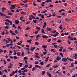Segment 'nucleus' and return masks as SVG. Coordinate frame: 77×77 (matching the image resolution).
Returning a JSON list of instances; mask_svg holds the SVG:
<instances>
[{
    "instance_id": "obj_64",
    "label": "nucleus",
    "mask_w": 77,
    "mask_h": 77,
    "mask_svg": "<svg viewBox=\"0 0 77 77\" xmlns=\"http://www.w3.org/2000/svg\"><path fill=\"white\" fill-rule=\"evenodd\" d=\"M6 75H3V77H7Z\"/></svg>"
},
{
    "instance_id": "obj_35",
    "label": "nucleus",
    "mask_w": 77,
    "mask_h": 77,
    "mask_svg": "<svg viewBox=\"0 0 77 77\" xmlns=\"http://www.w3.org/2000/svg\"><path fill=\"white\" fill-rule=\"evenodd\" d=\"M47 12V10H45L44 11H43L42 12V13H45V12Z\"/></svg>"
},
{
    "instance_id": "obj_36",
    "label": "nucleus",
    "mask_w": 77,
    "mask_h": 77,
    "mask_svg": "<svg viewBox=\"0 0 77 77\" xmlns=\"http://www.w3.org/2000/svg\"><path fill=\"white\" fill-rule=\"evenodd\" d=\"M9 23H10V25H12L13 22L12 21H11L10 20L9 21V22H8Z\"/></svg>"
},
{
    "instance_id": "obj_33",
    "label": "nucleus",
    "mask_w": 77,
    "mask_h": 77,
    "mask_svg": "<svg viewBox=\"0 0 77 77\" xmlns=\"http://www.w3.org/2000/svg\"><path fill=\"white\" fill-rule=\"evenodd\" d=\"M51 16H52V15H51V14H50L49 15V16H47V18H50V17H51Z\"/></svg>"
},
{
    "instance_id": "obj_22",
    "label": "nucleus",
    "mask_w": 77,
    "mask_h": 77,
    "mask_svg": "<svg viewBox=\"0 0 77 77\" xmlns=\"http://www.w3.org/2000/svg\"><path fill=\"white\" fill-rule=\"evenodd\" d=\"M50 66H51V65L50 64H48L46 65V67H47V68H49V67H50Z\"/></svg>"
},
{
    "instance_id": "obj_44",
    "label": "nucleus",
    "mask_w": 77,
    "mask_h": 77,
    "mask_svg": "<svg viewBox=\"0 0 77 77\" xmlns=\"http://www.w3.org/2000/svg\"><path fill=\"white\" fill-rule=\"evenodd\" d=\"M35 57H37V58H38V59L40 58V57H39L38 56H37V55H35Z\"/></svg>"
},
{
    "instance_id": "obj_49",
    "label": "nucleus",
    "mask_w": 77,
    "mask_h": 77,
    "mask_svg": "<svg viewBox=\"0 0 77 77\" xmlns=\"http://www.w3.org/2000/svg\"><path fill=\"white\" fill-rule=\"evenodd\" d=\"M51 41V38H50L48 40V42H50Z\"/></svg>"
},
{
    "instance_id": "obj_37",
    "label": "nucleus",
    "mask_w": 77,
    "mask_h": 77,
    "mask_svg": "<svg viewBox=\"0 0 77 77\" xmlns=\"http://www.w3.org/2000/svg\"><path fill=\"white\" fill-rule=\"evenodd\" d=\"M14 32L15 33H17V34H18L19 33L17 31V30H15V31H14Z\"/></svg>"
},
{
    "instance_id": "obj_56",
    "label": "nucleus",
    "mask_w": 77,
    "mask_h": 77,
    "mask_svg": "<svg viewBox=\"0 0 77 77\" xmlns=\"http://www.w3.org/2000/svg\"><path fill=\"white\" fill-rule=\"evenodd\" d=\"M52 33H56V30H54V31H52Z\"/></svg>"
},
{
    "instance_id": "obj_32",
    "label": "nucleus",
    "mask_w": 77,
    "mask_h": 77,
    "mask_svg": "<svg viewBox=\"0 0 77 77\" xmlns=\"http://www.w3.org/2000/svg\"><path fill=\"white\" fill-rule=\"evenodd\" d=\"M10 33H11V35H12L13 33H14V32H13L12 31H11V30L10 31Z\"/></svg>"
},
{
    "instance_id": "obj_11",
    "label": "nucleus",
    "mask_w": 77,
    "mask_h": 77,
    "mask_svg": "<svg viewBox=\"0 0 77 77\" xmlns=\"http://www.w3.org/2000/svg\"><path fill=\"white\" fill-rule=\"evenodd\" d=\"M20 13L23 15H26V12H24L23 11H21Z\"/></svg>"
},
{
    "instance_id": "obj_46",
    "label": "nucleus",
    "mask_w": 77,
    "mask_h": 77,
    "mask_svg": "<svg viewBox=\"0 0 77 77\" xmlns=\"http://www.w3.org/2000/svg\"><path fill=\"white\" fill-rule=\"evenodd\" d=\"M27 69H26L25 70H23V71H24V72H27Z\"/></svg>"
},
{
    "instance_id": "obj_31",
    "label": "nucleus",
    "mask_w": 77,
    "mask_h": 77,
    "mask_svg": "<svg viewBox=\"0 0 77 77\" xmlns=\"http://www.w3.org/2000/svg\"><path fill=\"white\" fill-rule=\"evenodd\" d=\"M60 54L61 56V57H63V54H62V53H60Z\"/></svg>"
},
{
    "instance_id": "obj_24",
    "label": "nucleus",
    "mask_w": 77,
    "mask_h": 77,
    "mask_svg": "<svg viewBox=\"0 0 77 77\" xmlns=\"http://www.w3.org/2000/svg\"><path fill=\"white\" fill-rule=\"evenodd\" d=\"M62 42V41L60 40V39H58V41H57V42H58V43H60Z\"/></svg>"
},
{
    "instance_id": "obj_14",
    "label": "nucleus",
    "mask_w": 77,
    "mask_h": 77,
    "mask_svg": "<svg viewBox=\"0 0 77 77\" xmlns=\"http://www.w3.org/2000/svg\"><path fill=\"white\" fill-rule=\"evenodd\" d=\"M21 53L20 52H18L17 53V55L18 56H21Z\"/></svg>"
},
{
    "instance_id": "obj_59",
    "label": "nucleus",
    "mask_w": 77,
    "mask_h": 77,
    "mask_svg": "<svg viewBox=\"0 0 77 77\" xmlns=\"http://www.w3.org/2000/svg\"><path fill=\"white\" fill-rule=\"evenodd\" d=\"M32 15H34V16H36V14L35 13H32Z\"/></svg>"
},
{
    "instance_id": "obj_30",
    "label": "nucleus",
    "mask_w": 77,
    "mask_h": 77,
    "mask_svg": "<svg viewBox=\"0 0 77 77\" xmlns=\"http://www.w3.org/2000/svg\"><path fill=\"white\" fill-rule=\"evenodd\" d=\"M40 63L41 65H44V62H43V61L41 62Z\"/></svg>"
},
{
    "instance_id": "obj_48",
    "label": "nucleus",
    "mask_w": 77,
    "mask_h": 77,
    "mask_svg": "<svg viewBox=\"0 0 77 77\" xmlns=\"http://www.w3.org/2000/svg\"><path fill=\"white\" fill-rule=\"evenodd\" d=\"M24 69H25V68H24V67H23L21 69V70L22 71H23V70H24Z\"/></svg>"
},
{
    "instance_id": "obj_10",
    "label": "nucleus",
    "mask_w": 77,
    "mask_h": 77,
    "mask_svg": "<svg viewBox=\"0 0 77 77\" xmlns=\"http://www.w3.org/2000/svg\"><path fill=\"white\" fill-rule=\"evenodd\" d=\"M15 23L16 24H19V21L17 20H16L15 21Z\"/></svg>"
},
{
    "instance_id": "obj_57",
    "label": "nucleus",
    "mask_w": 77,
    "mask_h": 77,
    "mask_svg": "<svg viewBox=\"0 0 77 77\" xmlns=\"http://www.w3.org/2000/svg\"><path fill=\"white\" fill-rule=\"evenodd\" d=\"M10 20H8V19H6L5 20V21H6V22H9V21H10Z\"/></svg>"
},
{
    "instance_id": "obj_40",
    "label": "nucleus",
    "mask_w": 77,
    "mask_h": 77,
    "mask_svg": "<svg viewBox=\"0 0 77 77\" xmlns=\"http://www.w3.org/2000/svg\"><path fill=\"white\" fill-rule=\"evenodd\" d=\"M41 18H42V19H44V15L42 14V15Z\"/></svg>"
},
{
    "instance_id": "obj_3",
    "label": "nucleus",
    "mask_w": 77,
    "mask_h": 77,
    "mask_svg": "<svg viewBox=\"0 0 77 77\" xmlns=\"http://www.w3.org/2000/svg\"><path fill=\"white\" fill-rule=\"evenodd\" d=\"M62 60L63 62H65L67 61V58L66 57L63 58L62 59Z\"/></svg>"
},
{
    "instance_id": "obj_41",
    "label": "nucleus",
    "mask_w": 77,
    "mask_h": 77,
    "mask_svg": "<svg viewBox=\"0 0 77 77\" xmlns=\"http://www.w3.org/2000/svg\"><path fill=\"white\" fill-rule=\"evenodd\" d=\"M35 45H39V43L37 42H35Z\"/></svg>"
},
{
    "instance_id": "obj_7",
    "label": "nucleus",
    "mask_w": 77,
    "mask_h": 77,
    "mask_svg": "<svg viewBox=\"0 0 77 77\" xmlns=\"http://www.w3.org/2000/svg\"><path fill=\"white\" fill-rule=\"evenodd\" d=\"M35 66L36 68V67L37 68H40V69H41L42 68V66H39V65H36Z\"/></svg>"
},
{
    "instance_id": "obj_18",
    "label": "nucleus",
    "mask_w": 77,
    "mask_h": 77,
    "mask_svg": "<svg viewBox=\"0 0 77 77\" xmlns=\"http://www.w3.org/2000/svg\"><path fill=\"white\" fill-rule=\"evenodd\" d=\"M53 68H58L59 67L58 66L56 65V66H52Z\"/></svg>"
},
{
    "instance_id": "obj_26",
    "label": "nucleus",
    "mask_w": 77,
    "mask_h": 77,
    "mask_svg": "<svg viewBox=\"0 0 77 77\" xmlns=\"http://www.w3.org/2000/svg\"><path fill=\"white\" fill-rule=\"evenodd\" d=\"M48 74L47 73V75H48L49 77H51V74H49V73H48Z\"/></svg>"
},
{
    "instance_id": "obj_25",
    "label": "nucleus",
    "mask_w": 77,
    "mask_h": 77,
    "mask_svg": "<svg viewBox=\"0 0 77 77\" xmlns=\"http://www.w3.org/2000/svg\"><path fill=\"white\" fill-rule=\"evenodd\" d=\"M11 7H12V8L14 9H15V5H11Z\"/></svg>"
},
{
    "instance_id": "obj_55",
    "label": "nucleus",
    "mask_w": 77,
    "mask_h": 77,
    "mask_svg": "<svg viewBox=\"0 0 77 77\" xmlns=\"http://www.w3.org/2000/svg\"><path fill=\"white\" fill-rule=\"evenodd\" d=\"M7 60L8 62H10L11 60L10 59H7Z\"/></svg>"
},
{
    "instance_id": "obj_13",
    "label": "nucleus",
    "mask_w": 77,
    "mask_h": 77,
    "mask_svg": "<svg viewBox=\"0 0 77 77\" xmlns=\"http://www.w3.org/2000/svg\"><path fill=\"white\" fill-rule=\"evenodd\" d=\"M17 29H18V30H21V29H23V28H22V27H21V26H19L18 27Z\"/></svg>"
},
{
    "instance_id": "obj_50",
    "label": "nucleus",
    "mask_w": 77,
    "mask_h": 77,
    "mask_svg": "<svg viewBox=\"0 0 77 77\" xmlns=\"http://www.w3.org/2000/svg\"><path fill=\"white\" fill-rule=\"evenodd\" d=\"M30 23V21H29L28 22H27V23H26V24H29V23Z\"/></svg>"
},
{
    "instance_id": "obj_4",
    "label": "nucleus",
    "mask_w": 77,
    "mask_h": 77,
    "mask_svg": "<svg viewBox=\"0 0 77 77\" xmlns=\"http://www.w3.org/2000/svg\"><path fill=\"white\" fill-rule=\"evenodd\" d=\"M35 48H36V47L35 46H34V47H31L30 50L31 51H33V50H34Z\"/></svg>"
},
{
    "instance_id": "obj_1",
    "label": "nucleus",
    "mask_w": 77,
    "mask_h": 77,
    "mask_svg": "<svg viewBox=\"0 0 77 77\" xmlns=\"http://www.w3.org/2000/svg\"><path fill=\"white\" fill-rule=\"evenodd\" d=\"M32 19H35V17H34L32 15H31L29 16V20H32Z\"/></svg>"
},
{
    "instance_id": "obj_45",
    "label": "nucleus",
    "mask_w": 77,
    "mask_h": 77,
    "mask_svg": "<svg viewBox=\"0 0 77 77\" xmlns=\"http://www.w3.org/2000/svg\"><path fill=\"white\" fill-rule=\"evenodd\" d=\"M24 52H23L22 53V54H21L22 56H24Z\"/></svg>"
},
{
    "instance_id": "obj_29",
    "label": "nucleus",
    "mask_w": 77,
    "mask_h": 77,
    "mask_svg": "<svg viewBox=\"0 0 77 77\" xmlns=\"http://www.w3.org/2000/svg\"><path fill=\"white\" fill-rule=\"evenodd\" d=\"M8 15H12V13L11 12H9L8 13Z\"/></svg>"
},
{
    "instance_id": "obj_62",
    "label": "nucleus",
    "mask_w": 77,
    "mask_h": 77,
    "mask_svg": "<svg viewBox=\"0 0 77 77\" xmlns=\"http://www.w3.org/2000/svg\"><path fill=\"white\" fill-rule=\"evenodd\" d=\"M54 48H57V45H55L54 46Z\"/></svg>"
},
{
    "instance_id": "obj_23",
    "label": "nucleus",
    "mask_w": 77,
    "mask_h": 77,
    "mask_svg": "<svg viewBox=\"0 0 77 77\" xmlns=\"http://www.w3.org/2000/svg\"><path fill=\"white\" fill-rule=\"evenodd\" d=\"M19 64H20V67L19 68H20V67H21L22 66V65H23V63H19Z\"/></svg>"
},
{
    "instance_id": "obj_9",
    "label": "nucleus",
    "mask_w": 77,
    "mask_h": 77,
    "mask_svg": "<svg viewBox=\"0 0 77 77\" xmlns=\"http://www.w3.org/2000/svg\"><path fill=\"white\" fill-rule=\"evenodd\" d=\"M0 15H1V17H4V16L6 17V16L5 15V14H2V12H0Z\"/></svg>"
},
{
    "instance_id": "obj_21",
    "label": "nucleus",
    "mask_w": 77,
    "mask_h": 77,
    "mask_svg": "<svg viewBox=\"0 0 77 77\" xmlns=\"http://www.w3.org/2000/svg\"><path fill=\"white\" fill-rule=\"evenodd\" d=\"M28 59V58H27V57H25L24 58L23 60H27V59Z\"/></svg>"
},
{
    "instance_id": "obj_58",
    "label": "nucleus",
    "mask_w": 77,
    "mask_h": 77,
    "mask_svg": "<svg viewBox=\"0 0 77 77\" xmlns=\"http://www.w3.org/2000/svg\"><path fill=\"white\" fill-rule=\"evenodd\" d=\"M3 72H2V71H0V75H3Z\"/></svg>"
},
{
    "instance_id": "obj_38",
    "label": "nucleus",
    "mask_w": 77,
    "mask_h": 77,
    "mask_svg": "<svg viewBox=\"0 0 77 77\" xmlns=\"http://www.w3.org/2000/svg\"><path fill=\"white\" fill-rule=\"evenodd\" d=\"M5 28L8 29H9V26H6L5 27Z\"/></svg>"
},
{
    "instance_id": "obj_16",
    "label": "nucleus",
    "mask_w": 77,
    "mask_h": 77,
    "mask_svg": "<svg viewBox=\"0 0 77 77\" xmlns=\"http://www.w3.org/2000/svg\"><path fill=\"white\" fill-rule=\"evenodd\" d=\"M6 9L5 8L3 7L2 8V12H3L4 11H5V10H6Z\"/></svg>"
},
{
    "instance_id": "obj_42",
    "label": "nucleus",
    "mask_w": 77,
    "mask_h": 77,
    "mask_svg": "<svg viewBox=\"0 0 77 77\" xmlns=\"http://www.w3.org/2000/svg\"><path fill=\"white\" fill-rule=\"evenodd\" d=\"M29 66L28 67V68H32V64H30Z\"/></svg>"
},
{
    "instance_id": "obj_19",
    "label": "nucleus",
    "mask_w": 77,
    "mask_h": 77,
    "mask_svg": "<svg viewBox=\"0 0 77 77\" xmlns=\"http://www.w3.org/2000/svg\"><path fill=\"white\" fill-rule=\"evenodd\" d=\"M45 73V71H42V75H44V74Z\"/></svg>"
},
{
    "instance_id": "obj_28",
    "label": "nucleus",
    "mask_w": 77,
    "mask_h": 77,
    "mask_svg": "<svg viewBox=\"0 0 77 77\" xmlns=\"http://www.w3.org/2000/svg\"><path fill=\"white\" fill-rule=\"evenodd\" d=\"M5 25H7V26H9V23H7V22H5Z\"/></svg>"
},
{
    "instance_id": "obj_8",
    "label": "nucleus",
    "mask_w": 77,
    "mask_h": 77,
    "mask_svg": "<svg viewBox=\"0 0 77 77\" xmlns=\"http://www.w3.org/2000/svg\"><path fill=\"white\" fill-rule=\"evenodd\" d=\"M42 38H45V39H47V38H48V36L46 35H44L42 36Z\"/></svg>"
},
{
    "instance_id": "obj_6",
    "label": "nucleus",
    "mask_w": 77,
    "mask_h": 77,
    "mask_svg": "<svg viewBox=\"0 0 77 77\" xmlns=\"http://www.w3.org/2000/svg\"><path fill=\"white\" fill-rule=\"evenodd\" d=\"M46 29H47V31H48V32H50V31H51V30H52V29H51V28H48V27H47L46 28Z\"/></svg>"
},
{
    "instance_id": "obj_5",
    "label": "nucleus",
    "mask_w": 77,
    "mask_h": 77,
    "mask_svg": "<svg viewBox=\"0 0 77 77\" xmlns=\"http://www.w3.org/2000/svg\"><path fill=\"white\" fill-rule=\"evenodd\" d=\"M61 59V57H60L59 56H58L56 58V60L58 61L60 60Z\"/></svg>"
},
{
    "instance_id": "obj_15",
    "label": "nucleus",
    "mask_w": 77,
    "mask_h": 77,
    "mask_svg": "<svg viewBox=\"0 0 77 77\" xmlns=\"http://www.w3.org/2000/svg\"><path fill=\"white\" fill-rule=\"evenodd\" d=\"M35 68H36V67H33V68L32 69V71H34L35 70Z\"/></svg>"
},
{
    "instance_id": "obj_43",
    "label": "nucleus",
    "mask_w": 77,
    "mask_h": 77,
    "mask_svg": "<svg viewBox=\"0 0 77 77\" xmlns=\"http://www.w3.org/2000/svg\"><path fill=\"white\" fill-rule=\"evenodd\" d=\"M28 67V65H26L24 66V68L25 69H26V68H27Z\"/></svg>"
},
{
    "instance_id": "obj_47",
    "label": "nucleus",
    "mask_w": 77,
    "mask_h": 77,
    "mask_svg": "<svg viewBox=\"0 0 77 77\" xmlns=\"http://www.w3.org/2000/svg\"><path fill=\"white\" fill-rule=\"evenodd\" d=\"M4 71L6 73H8V71H7V70L6 69H5L4 70Z\"/></svg>"
},
{
    "instance_id": "obj_51",
    "label": "nucleus",
    "mask_w": 77,
    "mask_h": 77,
    "mask_svg": "<svg viewBox=\"0 0 77 77\" xmlns=\"http://www.w3.org/2000/svg\"><path fill=\"white\" fill-rule=\"evenodd\" d=\"M29 29H30V28H29V27H27V28H26V30H29Z\"/></svg>"
},
{
    "instance_id": "obj_12",
    "label": "nucleus",
    "mask_w": 77,
    "mask_h": 77,
    "mask_svg": "<svg viewBox=\"0 0 77 77\" xmlns=\"http://www.w3.org/2000/svg\"><path fill=\"white\" fill-rule=\"evenodd\" d=\"M42 48H44V49H45L47 47V46L46 45H43L42 46Z\"/></svg>"
},
{
    "instance_id": "obj_60",
    "label": "nucleus",
    "mask_w": 77,
    "mask_h": 77,
    "mask_svg": "<svg viewBox=\"0 0 77 77\" xmlns=\"http://www.w3.org/2000/svg\"><path fill=\"white\" fill-rule=\"evenodd\" d=\"M50 8H53V5L51 4L50 5Z\"/></svg>"
},
{
    "instance_id": "obj_34",
    "label": "nucleus",
    "mask_w": 77,
    "mask_h": 77,
    "mask_svg": "<svg viewBox=\"0 0 77 77\" xmlns=\"http://www.w3.org/2000/svg\"><path fill=\"white\" fill-rule=\"evenodd\" d=\"M36 29H38V30H40L41 29V27H38L37 26L36 27Z\"/></svg>"
},
{
    "instance_id": "obj_54",
    "label": "nucleus",
    "mask_w": 77,
    "mask_h": 77,
    "mask_svg": "<svg viewBox=\"0 0 77 77\" xmlns=\"http://www.w3.org/2000/svg\"><path fill=\"white\" fill-rule=\"evenodd\" d=\"M47 53L46 52H43V54H44V55H45V54H46Z\"/></svg>"
},
{
    "instance_id": "obj_63",
    "label": "nucleus",
    "mask_w": 77,
    "mask_h": 77,
    "mask_svg": "<svg viewBox=\"0 0 77 77\" xmlns=\"http://www.w3.org/2000/svg\"><path fill=\"white\" fill-rule=\"evenodd\" d=\"M6 18L8 19L11 18V17L8 16L6 17Z\"/></svg>"
},
{
    "instance_id": "obj_53",
    "label": "nucleus",
    "mask_w": 77,
    "mask_h": 77,
    "mask_svg": "<svg viewBox=\"0 0 77 77\" xmlns=\"http://www.w3.org/2000/svg\"><path fill=\"white\" fill-rule=\"evenodd\" d=\"M64 34L65 35H68V33L67 32H65Z\"/></svg>"
},
{
    "instance_id": "obj_17",
    "label": "nucleus",
    "mask_w": 77,
    "mask_h": 77,
    "mask_svg": "<svg viewBox=\"0 0 77 77\" xmlns=\"http://www.w3.org/2000/svg\"><path fill=\"white\" fill-rule=\"evenodd\" d=\"M32 41V40H27V42H29V43H31V42Z\"/></svg>"
},
{
    "instance_id": "obj_2",
    "label": "nucleus",
    "mask_w": 77,
    "mask_h": 77,
    "mask_svg": "<svg viewBox=\"0 0 77 77\" xmlns=\"http://www.w3.org/2000/svg\"><path fill=\"white\" fill-rule=\"evenodd\" d=\"M9 65H10V66H9L8 67V69H10L11 68H12V67L13 66V64H11V63H10L9 64Z\"/></svg>"
},
{
    "instance_id": "obj_27",
    "label": "nucleus",
    "mask_w": 77,
    "mask_h": 77,
    "mask_svg": "<svg viewBox=\"0 0 77 77\" xmlns=\"http://www.w3.org/2000/svg\"><path fill=\"white\" fill-rule=\"evenodd\" d=\"M13 58L15 59H18V57H16L15 56H14Z\"/></svg>"
},
{
    "instance_id": "obj_61",
    "label": "nucleus",
    "mask_w": 77,
    "mask_h": 77,
    "mask_svg": "<svg viewBox=\"0 0 77 77\" xmlns=\"http://www.w3.org/2000/svg\"><path fill=\"white\" fill-rule=\"evenodd\" d=\"M44 25H45V26H47V23L44 22Z\"/></svg>"
},
{
    "instance_id": "obj_20",
    "label": "nucleus",
    "mask_w": 77,
    "mask_h": 77,
    "mask_svg": "<svg viewBox=\"0 0 77 77\" xmlns=\"http://www.w3.org/2000/svg\"><path fill=\"white\" fill-rule=\"evenodd\" d=\"M32 21L33 23H37V20H32Z\"/></svg>"
},
{
    "instance_id": "obj_39",
    "label": "nucleus",
    "mask_w": 77,
    "mask_h": 77,
    "mask_svg": "<svg viewBox=\"0 0 77 77\" xmlns=\"http://www.w3.org/2000/svg\"><path fill=\"white\" fill-rule=\"evenodd\" d=\"M65 20H66V21H69L70 19L67 18H65Z\"/></svg>"
},
{
    "instance_id": "obj_52",
    "label": "nucleus",
    "mask_w": 77,
    "mask_h": 77,
    "mask_svg": "<svg viewBox=\"0 0 77 77\" xmlns=\"http://www.w3.org/2000/svg\"><path fill=\"white\" fill-rule=\"evenodd\" d=\"M38 64H39V62L38 61L36 62L35 63V65H38Z\"/></svg>"
}]
</instances>
